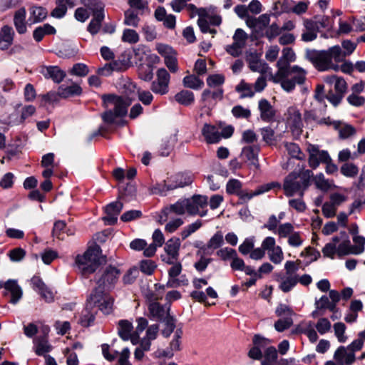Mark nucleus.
Returning a JSON list of instances; mask_svg holds the SVG:
<instances>
[{
    "label": "nucleus",
    "mask_w": 365,
    "mask_h": 365,
    "mask_svg": "<svg viewBox=\"0 0 365 365\" xmlns=\"http://www.w3.org/2000/svg\"><path fill=\"white\" fill-rule=\"evenodd\" d=\"M342 47L344 51H342L339 46H334L323 51L307 49L305 58L320 71L329 69L338 71L339 68L338 63L343 62L346 56L353 53L356 44L346 40L342 42Z\"/></svg>",
    "instance_id": "f257e3e1"
},
{
    "label": "nucleus",
    "mask_w": 365,
    "mask_h": 365,
    "mask_svg": "<svg viewBox=\"0 0 365 365\" xmlns=\"http://www.w3.org/2000/svg\"><path fill=\"white\" fill-rule=\"evenodd\" d=\"M313 176L312 171L304 170L301 172H292L284 180L283 189L287 197L298 194L303 197L304 191L310 185V180Z\"/></svg>",
    "instance_id": "f03ea898"
},
{
    "label": "nucleus",
    "mask_w": 365,
    "mask_h": 365,
    "mask_svg": "<svg viewBox=\"0 0 365 365\" xmlns=\"http://www.w3.org/2000/svg\"><path fill=\"white\" fill-rule=\"evenodd\" d=\"M301 261H287L284 264V274H279L276 276V280L279 282V289L287 293L290 292L298 283L297 271L299 269Z\"/></svg>",
    "instance_id": "7ed1b4c3"
},
{
    "label": "nucleus",
    "mask_w": 365,
    "mask_h": 365,
    "mask_svg": "<svg viewBox=\"0 0 365 365\" xmlns=\"http://www.w3.org/2000/svg\"><path fill=\"white\" fill-rule=\"evenodd\" d=\"M98 247L89 248L83 255H78L76 264L84 277L95 272L100 265Z\"/></svg>",
    "instance_id": "20e7f679"
},
{
    "label": "nucleus",
    "mask_w": 365,
    "mask_h": 365,
    "mask_svg": "<svg viewBox=\"0 0 365 365\" xmlns=\"http://www.w3.org/2000/svg\"><path fill=\"white\" fill-rule=\"evenodd\" d=\"M85 6L93 13V19L87 28L88 31L92 35H95L100 31L101 23L105 17L104 5L97 0H88L87 3H85Z\"/></svg>",
    "instance_id": "39448f33"
},
{
    "label": "nucleus",
    "mask_w": 365,
    "mask_h": 365,
    "mask_svg": "<svg viewBox=\"0 0 365 365\" xmlns=\"http://www.w3.org/2000/svg\"><path fill=\"white\" fill-rule=\"evenodd\" d=\"M102 100L105 108L113 106V110L120 117H123L127 114L128 108L131 104V100L129 98L114 94L103 95Z\"/></svg>",
    "instance_id": "423d86ee"
},
{
    "label": "nucleus",
    "mask_w": 365,
    "mask_h": 365,
    "mask_svg": "<svg viewBox=\"0 0 365 365\" xmlns=\"http://www.w3.org/2000/svg\"><path fill=\"white\" fill-rule=\"evenodd\" d=\"M170 76L165 68H159L155 79L151 83L150 90L155 94L164 96L169 92Z\"/></svg>",
    "instance_id": "0eeeda50"
},
{
    "label": "nucleus",
    "mask_w": 365,
    "mask_h": 365,
    "mask_svg": "<svg viewBox=\"0 0 365 365\" xmlns=\"http://www.w3.org/2000/svg\"><path fill=\"white\" fill-rule=\"evenodd\" d=\"M120 274L119 270L113 266L107 267L96 278V284L99 290L109 289L117 282Z\"/></svg>",
    "instance_id": "6e6552de"
},
{
    "label": "nucleus",
    "mask_w": 365,
    "mask_h": 365,
    "mask_svg": "<svg viewBox=\"0 0 365 365\" xmlns=\"http://www.w3.org/2000/svg\"><path fill=\"white\" fill-rule=\"evenodd\" d=\"M181 242L178 237L168 240L164 246L165 254L161 255V259L166 264H173L179 259Z\"/></svg>",
    "instance_id": "1a4fd4ad"
},
{
    "label": "nucleus",
    "mask_w": 365,
    "mask_h": 365,
    "mask_svg": "<svg viewBox=\"0 0 365 365\" xmlns=\"http://www.w3.org/2000/svg\"><path fill=\"white\" fill-rule=\"evenodd\" d=\"M89 299L94 307L97 306L103 313L109 314L111 312L113 299L105 294L104 290L95 289L91 294Z\"/></svg>",
    "instance_id": "9d476101"
},
{
    "label": "nucleus",
    "mask_w": 365,
    "mask_h": 365,
    "mask_svg": "<svg viewBox=\"0 0 365 365\" xmlns=\"http://www.w3.org/2000/svg\"><path fill=\"white\" fill-rule=\"evenodd\" d=\"M152 294L149 297L150 302L148 305L150 317L159 322H164L168 317H172L170 314V307L161 305L160 303L153 301L157 300V298L153 297Z\"/></svg>",
    "instance_id": "9b49d317"
},
{
    "label": "nucleus",
    "mask_w": 365,
    "mask_h": 365,
    "mask_svg": "<svg viewBox=\"0 0 365 365\" xmlns=\"http://www.w3.org/2000/svg\"><path fill=\"white\" fill-rule=\"evenodd\" d=\"M287 123L294 135L302 133L303 121L300 111L296 107H289L287 110Z\"/></svg>",
    "instance_id": "f8f14e48"
},
{
    "label": "nucleus",
    "mask_w": 365,
    "mask_h": 365,
    "mask_svg": "<svg viewBox=\"0 0 365 365\" xmlns=\"http://www.w3.org/2000/svg\"><path fill=\"white\" fill-rule=\"evenodd\" d=\"M187 199V213L191 215H199L204 217L207 215V210H202L207 205V197L205 195H195Z\"/></svg>",
    "instance_id": "ddd939ff"
},
{
    "label": "nucleus",
    "mask_w": 365,
    "mask_h": 365,
    "mask_svg": "<svg viewBox=\"0 0 365 365\" xmlns=\"http://www.w3.org/2000/svg\"><path fill=\"white\" fill-rule=\"evenodd\" d=\"M334 88L335 93L330 89L327 93V99L334 106H337L342 100L344 93L347 89V85L345 80L341 77H338L335 82Z\"/></svg>",
    "instance_id": "4468645a"
},
{
    "label": "nucleus",
    "mask_w": 365,
    "mask_h": 365,
    "mask_svg": "<svg viewBox=\"0 0 365 365\" xmlns=\"http://www.w3.org/2000/svg\"><path fill=\"white\" fill-rule=\"evenodd\" d=\"M307 150L309 153V165L313 169H316L321 163H327L330 160L328 152L319 150L316 145H310Z\"/></svg>",
    "instance_id": "2eb2a0df"
},
{
    "label": "nucleus",
    "mask_w": 365,
    "mask_h": 365,
    "mask_svg": "<svg viewBox=\"0 0 365 365\" xmlns=\"http://www.w3.org/2000/svg\"><path fill=\"white\" fill-rule=\"evenodd\" d=\"M192 182V178L191 175L185 173H178L172 176L168 181V183L165 181L164 187L163 189H158V192H163L165 190H174L178 187H182L186 185H189Z\"/></svg>",
    "instance_id": "dca6fc26"
},
{
    "label": "nucleus",
    "mask_w": 365,
    "mask_h": 365,
    "mask_svg": "<svg viewBox=\"0 0 365 365\" xmlns=\"http://www.w3.org/2000/svg\"><path fill=\"white\" fill-rule=\"evenodd\" d=\"M172 267L168 269L169 279L167 282L166 286L170 288L178 287L180 285L187 284V280H180L177 279V277L180 274L182 270V264L179 262V259L173 264H169Z\"/></svg>",
    "instance_id": "f3484780"
},
{
    "label": "nucleus",
    "mask_w": 365,
    "mask_h": 365,
    "mask_svg": "<svg viewBox=\"0 0 365 365\" xmlns=\"http://www.w3.org/2000/svg\"><path fill=\"white\" fill-rule=\"evenodd\" d=\"M123 205L120 201H115L108 204L105 212L106 215L103 217L105 223L108 225H114L118 220V215L122 210Z\"/></svg>",
    "instance_id": "a211bd4d"
},
{
    "label": "nucleus",
    "mask_w": 365,
    "mask_h": 365,
    "mask_svg": "<svg viewBox=\"0 0 365 365\" xmlns=\"http://www.w3.org/2000/svg\"><path fill=\"white\" fill-rule=\"evenodd\" d=\"M33 288L38 292L46 302L51 303L54 300V293L38 277L31 278Z\"/></svg>",
    "instance_id": "6ab92c4d"
},
{
    "label": "nucleus",
    "mask_w": 365,
    "mask_h": 365,
    "mask_svg": "<svg viewBox=\"0 0 365 365\" xmlns=\"http://www.w3.org/2000/svg\"><path fill=\"white\" fill-rule=\"evenodd\" d=\"M258 109L260 113V118L267 123L274 120L276 115V110L265 98H262L258 102Z\"/></svg>",
    "instance_id": "aec40b11"
},
{
    "label": "nucleus",
    "mask_w": 365,
    "mask_h": 365,
    "mask_svg": "<svg viewBox=\"0 0 365 365\" xmlns=\"http://www.w3.org/2000/svg\"><path fill=\"white\" fill-rule=\"evenodd\" d=\"M220 127L211 125L209 123H205L201 133L205 138V140L208 144L217 143L220 141Z\"/></svg>",
    "instance_id": "412c9836"
},
{
    "label": "nucleus",
    "mask_w": 365,
    "mask_h": 365,
    "mask_svg": "<svg viewBox=\"0 0 365 365\" xmlns=\"http://www.w3.org/2000/svg\"><path fill=\"white\" fill-rule=\"evenodd\" d=\"M304 31L302 34V40L306 42L314 41L319 31L318 23L312 19L304 20Z\"/></svg>",
    "instance_id": "4be33fe9"
},
{
    "label": "nucleus",
    "mask_w": 365,
    "mask_h": 365,
    "mask_svg": "<svg viewBox=\"0 0 365 365\" xmlns=\"http://www.w3.org/2000/svg\"><path fill=\"white\" fill-rule=\"evenodd\" d=\"M153 243L149 245L144 250V256L150 257L155 255L157 247L165 243V237L160 230L156 229L152 235Z\"/></svg>",
    "instance_id": "5701e85b"
},
{
    "label": "nucleus",
    "mask_w": 365,
    "mask_h": 365,
    "mask_svg": "<svg viewBox=\"0 0 365 365\" xmlns=\"http://www.w3.org/2000/svg\"><path fill=\"white\" fill-rule=\"evenodd\" d=\"M41 73L46 78H51L57 83H61L66 76V73L56 66H43Z\"/></svg>",
    "instance_id": "b1692460"
},
{
    "label": "nucleus",
    "mask_w": 365,
    "mask_h": 365,
    "mask_svg": "<svg viewBox=\"0 0 365 365\" xmlns=\"http://www.w3.org/2000/svg\"><path fill=\"white\" fill-rule=\"evenodd\" d=\"M223 243V235L220 231H218L209 240L206 245L201 247L200 252L212 255L214 250L220 248Z\"/></svg>",
    "instance_id": "393cba45"
},
{
    "label": "nucleus",
    "mask_w": 365,
    "mask_h": 365,
    "mask_svg": "<svg viewBox=\"0 0 365 365\" xmlns=\"http://www.w3.org/2000/svg\"><path fill=\"white\" fill-rule=\"evenodd\" d=\"M341 241L337 244V256L342 257L344 256L354 255L353 247L346 232L343 231L340 232Z\"/></svg>",
    "instance_id": "a878e982"
},
{
    "label": "nucleus",
    "mask_w": 365,
    "mask_h": 365,
    "mask_svg": "<svg viewBox=\"0 0 365 365\" xmlns=\"http://www.w3.org/2000/svg\"><path fill=\"white\" fill-rule=\"evenodd\" d=\"M4 287L11 294V303L16 304L22 297V289L16 280H8Z\"/></svg>",
    "instance_id": "bb28decb"
},
{
    "label": "nucleus",
    "mask_w": 365,
    "mask_h": 365,
    "mask_svg": "<svg viewBox=\"0 0 365 365\" xmlns=\"http://www.w3.org/2000/svg\"><path fill=\"white\" fill-rule=\"evenodd\" d=\"M14 31L9 26H4L0 30V49L6 50L13 43Z\"/></svg>",
    "instance_id": "cd10ccee"
},
{
    "label": "nucleus",
    "mask_w": 365,
    "mask_h": 365,
    "mask_svg": "<svg viewBox=\"0 0 365 365\" xmlns=\"http://www.w3.org/2000/svg\"><path fill=\"white\" fill-rule=\"evenodd\" d=\"M259 148L257 145L255 146H246L242 148L241 155L245 158L251 165L255 168H259L258 163V153Z\"/></svg>",
    "instance_id": "c85d7f7f"
},
{
    "label": "nucleus",
    "mask_w": 365,
    "mask_h": 365,
    "mask_svg": "<svg viewBox=\"0 0 365 365\" xmlns=\"http://www.w3.org/2000/svg\"><path fill=\"white\" fill-rule=\"evenodd\" d=\"M334 359L341 365H351L355 361V355L347 348L340 346L334 354Z\"/></svg>",
    "instance_id": "c756f323"
},
{
    "label": "nucleus",
    "mask_w": 365,
    "mask_h": 365,
    "mask_svg": "<svg viewBox=\"0 0 365 365\" xmlns=\"http://www.w3.org/2000/svg\"><path fill=\"white\" fill-rule=\"evenodd\" d=\"M96 312V309L88 299L86 308L81 312L80 319L81 324L86 327L90 326L94 321Z\"/></svg>",
    "instance_id": "7c9ffc66"
},
{
    "label": "nucleus",
    "mask_w": 365,
    "mask_h": 365,
    "mask_svg": "<svg viewBox=\"0 0 365 365\" xmlns=\"http://www.w3.org/2000/svg\"><path fill=\"white\" fill-rule=\"evenodd\" d=\"M248 66L253 72L259 73L260 75H266L270 70L268 64L259 59L257 56H252L248 60Z\"/></svg>",
    "instance_id": "2f4dec72"
},
{
    "label": "nucleus",
    "mask_w": 365,
    "mask_h": 365,
    "mask_svg": "<svg viewBox=\"0 0 365 365\" xmlns=\"http://www.w3.org/2000/svg\"><path fill=\"white\" fill-rule=\"evenodd\" d=\"M56 7L51 11V15L55 18L63 17L68 7L75 6V0H56Z\"/></svg>",
    "instance_id": "473e14b6"
},
{
    "label": "nucleus",
    "mask_w": 365,
    "mask_h": 365,
    "mask_svg": "<svg viewBox=\"0 0 365 365\" xmlns=\"http://www.w3.org/2000/svg\"><path fill=\"white\" fill-rule=\"evenodd\" d=\"M159 330L160 327L157 324H151L147 328L145 336L140 340L144 349L150 350L151 341L158 337Z\"/></svg>",
    "instance_id": "72a5a7b5"
},
{
    "label": "nucleus",
    "mask_w": 365,
    "mask_h": 365,
    "mask_svg": "<svg viewBox=\"0 0 365 365\" xmlns=\"http://www.w3.org/2000/svg\"><path fill=\"white\" fill-rule=\"evenodd\" d=\"M26 11L24 8H20L16 11L14 16V24L17 32L20 34L26 32Z\"/></svg>",
    "instance_id": "f704fd0d"
},
{
    "label": "nucleus",
    "mask_w": 365,
    "mask_h": 365,
    "mask_svg": "<svg viewBox=\"0 0 365 365\" xmlns=\"http://www.w3.org/2000/svg\"><path fill=\"white\" fill-rule=\"evenodd\" d=\"M35 111L36 108L34 106L29 105L24 106V108H22L20 118L18 116L17 113H14L11 114V118L16 116V118L15 120H11L9 121V125H15L24 123V121L29 117L31 116L35 113Z\"/></svg>",
    "instance_id": "c9c22d12"
},
{
    "label": "nucleus",
    "mask_w": 365,
    "mask_h": 365,
    "mask_svg": "<svg viewBox=\"0 0 365 365\" xmlns=\"http://www.w3.org/2000/svg\"><path fill=\"white\" fill-rule=\"evenodd\" d=\"M47 11L41 6H33L30 9V16L27 21L29 24L42 21L47 16Z\"/></svg>",
    "instance_id": "e433bc0d"
},
{
    "label": "nucleus",
    "mask_w": 365,
    "mask_h": 365,
    "mask_svg": "<svg viewBox=\"0 0 365 365\" xmlns=\"http://www.w3.org/2000/svg\"><path fill=\"white\" fill-rule=\"evenodd\" d=\"M224 91L222 88H207L202 93L201 99L203 102L211 103L212 101H220L223 98Z\"/></svg>",
    "instance_id": "4c0bfd02"
},
{
    "label": "nucleus",
    "mask_w": 365,
    "mask_h": 365,
    "mask_svg": "<svg viewBox=\"0 0 365 365\" xmlns=\"http://www.w3.org/2000/svg\"><path fill=\"white\" fill-rule=\"evenodd\" d=\"M182 336V330L181 329H177L173 334V339L170 342V350L168 353L165 354L164 351L163 356L171 357L173 355L174 351H178L181 349V339Z\"/></svg>",
    "instance_id": "58836bf2"
},
{
    "label": "nucleus",
    "mask_w": 365,
    "mask_h": 365,
    "mask_svg": "<svg viewBox=\"0 0 365 365\" xmlns=\"http://www.w3.org/2000/svg\"><path fill=\"white\" fill-rule=\"evenodd\" d=\"M118 333L123 341H128L130 338L133 327L132 322L128 320H120L118 323Z\"/></svg>",
    "instance_id": "ea45409f"
},
{
    "label": "nucleus",
    "mask_w": 365,
    "mask_h": 365,
    "mask_svg": "<svg viewBox=\"0 0 365 365\" xmlns=\"http://www.w3.org/2000/svg\"><path fill=\"white\" fill-rule=\"evenodd\" d=\"M58 88L60 89V95L61 98H67L75 96H80L82 93L81 87L78 84L74 83L68 86L61 85Z\"/></svg>",
    "instance_id": "a19ab883"
},
{
    "label": "nucleus",
    "mask_w": 365,
    "mask_h": 365,
    "mask_svg": "<svg viewBox=\"0 0 365 365\" xmlns=\"http://www.w3.org/2000/svg\"><path fill=\"white\" fill-rule=\"evenodd\" d=\"M34 343L35 352L37 355H43L51 350V346L49 344L46 336L36 337Z\"/></svg>",
    "instance_id": "79ce46f5"
},
{
    "label": "nucleus",
    "mask_w": 365,
    "mask_h": 365,
    "mask_svg": "<svg viewBox=\"0 0 365 365\" xmlns=\"http://www.w3.org/2000/svg\"><path fill=\"white\" fill-rule=\"evenodd\" d=\"M235 91L240 94V98H252L255 93L252 85L243 79L235 86Z\"/></svg>",
    "instance_id": "37998d69"
},
{
    "label": "nucleus",
    "mask_w": 365,
    "mask_h": 365,
    "mask_svg": "<svg viewBox=\"0 0 365 365\" xmlns=\"http://www.w3.org/2000/svg\"><path fill=\"white\" fill-rule=\"evenodd\" d=\"M56 33V29L53 26L48 24H45L43 26L37 27L33 33L34 38L36 41H41L43 36L46 34H53Z\"/></svg>",
    "instance_id": "c03bdc74"
},
{
    "label": "nucleus",
    "mask_w": 365,
    "mask_h": 365,
    "mask_svg": "<svg viewBox=\"0 0 365 365\" xmlns=\"http://www.w3.org/2000/svg\"><path fill=\"white\" fill-rule=\"evenodd\" d=\"M340 241V237L335 236L332 238L331 242L326 244L322 249V253L324 257L334 259L337 255V244Z\"/></svg>",
    "instance_id": "a18cd8bd"
},
{
    "label": "nucleus",
    "mask_w": 365,
    "mask_h": 365,
    "mask_svg": "<svg viewBox=\"0 0 365 365\" xmlns=\"http://www.w3.org/2000/svg\"><path fill=\"white\" fill-rule=\"evenodd\" d=\"M278 357L277 351L273 346H268L264 351V359L261 361V365H273Z\"/></svg>",
    "instance_id": "49530a36"
},
{
    "label": "nucleus",
    "mask_w": 365,
    "mask_h": 365,
    "mask_svg": "<svg viewBox=\"0 0 365 365\" xmlns=\"http://www.w3.org/2000/svg\"><path fill=\"white\" fill-rule=\"evenodd\" d=\"M175 99L180 104L189 106L194 102L195 97L192 91L182 90L175 96Z\"/></svg>",
    "instance_id": "de8ad7c7"
},
{
    "label": "nucleus",
    "mask_w": 365,
    "mask_h": 365,
    "mask_svg": "<svg viewBox=\"0 0 365 365\" xmlns=\"http://www.w3.org/2000/svg\"><path fill=\"white\" fill-rule=\"evenodd\" d=\"M225 81V76L217 73L210 75L206 79V83L210 88L217 89L222 88V86L224 84Z\"/></svg>",
    "instance_id": "09e8293b"
},
{
    "label": "nucleus",
    "mask_w": 365,
    "mask_h": 365,
    "mask_svg": "<svg viewBox=\"0 0 365 365\" xmlns=\"http://www.w3.org/2000/svg\"><path fill=\"white\" fill-rule=\"evenodd\" d=\"M183 85L187 88L197 90L204 86V82L197 76L190 75L183 78Z\"/></svg>",
    "instance_id": "8fccbe9b"
},
{
    "label": "nucleus",
    "mask_w": 365,
    "mask_h": 365,
    "mask_svg": "<svg viewBox=\"0 0 365 365\" xmlns=\"http://www.w3.org/2000/svg\"><path fill=\"white\" fill-rule=\"evenodd\" d=\"M138 76L144 81H150L153 78V68L150 64L140 65L138 68Z\"/></svg>",
    "instance_id": "3c124183"
},
{
    "label": "nucleus",
    "mask_w": 365,
    "mask_h": 365,
    "mask_svg": "<svg viewBox=\"0 0 365 365\" xmlns=\"http://www.w3.org/2000/svg\"><path fill=\"white\" fill-rule=\"evenodd\" d=\"M290 73L294 75L292 77L297 84H303L306 79L307 71L298 66H294L290 69Z\"/></svg>",
    "instance_id": "603ef678"
},
{
    "label": "nucleus",
    "mask_w": 365,
    "mask_h": 365,
    "mask_svg": "<svg viewBox=\"0 0 365 365\" xmlns=\"http://www.w3.org/2000/svg\"><path fill=\"white\" fill-rule=\"evenodd\" d=\"M335 129L339 131V138L341 139H346L356 133V130L352 125L345 124L341 121L339 128Z\"/></svg>",
    "instance_id": "864d4df0"
},
{
    "label": "nucleus",
    "mask_w": 365,
    "mask_h": 365,
    "mask_svg": "<svg viewBox=\"0 0 365 365\" xmlns=\"http://www.w3.org/2000/svg\"><path fill=\"white\" fill-rule=\"evenodd\" d=\"M289 63V61L280 57L277 63V67L278 70L276 73V78L286 77L289 76V73H290Z\"/></svg>",
    "instance_id": "5fc2aeb1"
},
{
    "label": "nucleus",
    "mask_w": 365,
    "mask_h": 365,
    "mask_svg": "<svg viewBox=\"0 0 365 365\" xmlns=\"http://www.w3.org/2000/svg\"><path fill=\"white\" fill-rule=\"evenodd\" d=\"M275 314L279 319L292 318V317L295 315L292 308L284 304H279L277 307Z\"/></svg>",
    "instance_id": "6e6d98bb"
},
{
    "label": "nucleus",
    "mask_w": 365,
    "mask_h": 365,
    "mask_svg": "<svg viewBox=\"0 0 365 365\" xmlns=\"http://www.w3.org/2000/svg\"><path fill=\"white\" fill-rule=\"evenodd\" d=\"M202 221L200 220H196L195 222L185 227L180 232L182 240H185L192 233L195 232L202 227Z\"/></svg>",
    "instance_id": "4d7b16f0"
},
{
    "label": "nucleus",
    "mask_w": 365,
    "mask_h": 365,
    "mask_svg": "<svg viewBox=\"0 0 365 365\" xmlns=\"http://www.w3.org/2000/svg\"><path fill=\"white\" fill-rule=\"evenodd\" d=\"M269 259L275 264H280L284 259V253L279 246H277L274 249L268 252Z\"/></svg>",
    "instance_id": "13d9d810"
},
{
    "label": "nucleus",
    "mask_w": 365,
    "mask_h": 365,
    "mask_svg": "<svg viewBox=\"0 0 365 365\" xmlns=\"http://www.w3.org/2000/svg\"><path fill=\"white\" fill-rule=\"evenodd\" d=\"M260 134L263 141L269 145L272 144L276 140L275 132L269 126L262 128L260 129Z\"/></svg>",
    "instance_id": "bf43d9fd"
},
{
    "label": "nucleus",
    "mask_w": 365,
    "mask_h": 365,
    "mask_svg": "<svg viewBox=\"0 0 365 365\" xmlns=\"http://www.w3.org/2000/svg\"><path fill=\"white\" fill-rule=\"evenodd\" d=\"M316 187L323 191L329 190L331 187V183L327 179L322 173L317 175L314 178Z\"/></svg>",
    "instance_id": "052dcab7"
},
{
    "label": "nucleus",
    "mask_w": 365,
    "mask_h": 365,
    "mask_svg": "<svg viewBox=\"0 0 365 365\" xmlns=\"http://www.w3.org/2000/svg\"><path fill=\"white\" fill-rule=\"evenodd\" d=\"M216 255L222 261H232L234 257L237 255V252L235 250L227 247L218 250Z\"/></svg>",
    "instance_id": "680f3d73"
},
{
    "label": "nucleus",
    "mask_w": 365,
    "mask_h": 365,
    "mask_svg": "<svg viewBox=\"0 0 365 365\" xmlns=\"http://www.w3.org/2000/svg\"><path fill=\"white\" fill-rule=\"evenodd\" d=\"M169 210L176 215H183L187 212V199L178 200L175 204L171 205Z\"/></svg>",
    "instance_id": "e2e57ef3"
},
{
    "label": "nucleus",
    "mask_w": 365,
    "mask_h": 365,
    "mask_svg": "<svg viewBox=\"0 0 365 365\" xmlns=\"http://www.w3.org/2000/svg\"><path fill=\"white\" fill-rule=\"evenodd\" d=\"M294 232V227L289 222L281 224L278 226L275 234H277L279 238L288 237Z\"/></svg>",
    "instance_id": "0e129e2a"
},
{
    "label": "nucleus",
    "mask_w": 365,
    "mask_h": 365,
    "mask_svg": "<svg viewBox=\"0 0 365 365\" xmlns=\"http://www.w3.org/2000/svg\"><path fill=\"white\" fill-rule=\"evenodd\" d=\"M139 35L133 29H124L122 36V41L129 43H135L139 41Z\"/></svg>",
    "instance_id": "69168bd1"
},
{
    "label": "nucleus",
    "mask_w": 365,
    "mask_h": 365,
    "mask_svg": "<svg viewBox=\"0 0 365 365\" xmlns=\"http://www.w3.org/2000/svg\"><path fill=\"white\" fill-rule=\"evenodd\" d=\"M140 21L138 14L132 10H128L125 12L124 24L127 26L137 27Z\"/></svg>",
    "instance_id": "338daca9"
},
{
    "label": "nucleus",
    "mask_w": 365,
    "mask_h": 365,
    "mask_svg": "<svg viewBox=\"0 0 365 365\" xmlns=\"http://www.w3.org/2000/svg\"><path fill=\"white\" fill-rule=\"evenodd\" d=\"M354 245H352L354 255H357L364 252L365 245V237L360 235H355L353 237Z\"/></svg>",
    "instance_id": "774afa93"
}]
</instances>
